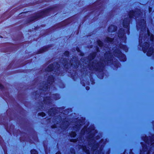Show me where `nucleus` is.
I'll list each match as a JSON object with an SVG mask.
<instances>
[{
	"label": "nucleus",
	"instance_id": "4be33fe9",
	"mask_svg": "<svg viewBox=\"0 0 154 154\" xmlns=\"http://www.w3.org/2000/svg\"><path fill=\"white\" fill-rule=\"evenodd\" d=\"M69 53L67 51H66L64 53V55L66 56H68L69 55Z\"/></svg>",
	"mask_w": 154,
	"mask_h": 154
},
{
	"label": "nucleus",
	"instance_id": "f03ea898",
	"mask_svg": "<svg viewBox=\"0 0 154 154\" xmlns=\"http://www.w3.org/2000/svg\"><path fill=\"white\" fill-rule=\"evenodd\" d=\"M106 48V50L107 51L104 54V60H101V61L99 63L96 61H94L91 64V61L94 58L96 53L93 52L90 54L88 58L89 61L88 65L89 69L101 72L103 71L105 65H108L111 63L114 64L116 68L118 67L119 63L116 59L115 58L113 57V55L121 61H125L126 60L125 55L122 54L119 49H115L112 51L113 54H112V52L110 51V49L109 48Z\"/></svg>",
	"mask_w": 154,
	"mask_h": 154
},
{
	"label": "nucleus",
	"instance_id": "2eb2a0df",
	"mask_svg": "<svg viewBox=\"0 0 154 154\" xmlns=\"http://www.w3.org/2000/svg\"><path fill=\"white\" fill-rule=\"evenodd\" d=\"M97 42L98 45L100 47H103V43L100 41V40H98L97 41Z\"/></svg>",
	"mask_w": 154,
	"mask_h": 154
},
{
	"label": "nucleus",
	"instance_id": "6ab92c4d",
	"mask_svg": "<svg viewBox=\"0 0 154 154\" xmlns=\"http://www.w3.org/2000/svg\"><path fill=\"white\" fill-rule=\"evenodd\" d=\"M150 39V41L151 42H153V40L154 39V37L153 36V35L152 34H151L150 36L149 37Z\"/></svg>",
	"mask_w": 154,
	"mask_h": 154
},
{
	"label": "nucleus",
	"instance_id": "5701e85b",
	"mask_svg": "<svg viewBox=\"0 0 154 154\" xmlns=\"http://www.w3.org/2000/svg\"><path fill=\"white\" fill-rule=\"evenodd\" d=\"M70 141L72 142H76L77 141V140L76 139H72L70 140Z\"/></svg>",
	"mask_w": 154,
	"mask_h": 154
},
{
	"label": "nucleus",
	"instance_id": "aec40b11",
	"mask_svg": "<svg viewBox=\"0 0 154 154\" xmlns=\"http://www.w3.org/2000/svg\"><path fill=\"white\" fill-rule=\"evenodd\" d=\"M31 154H38V152L35 150L33 149L31 150Z\"/></svg>",
	"mask_w": 154,
	"mask_h": 154
},
{
	"label": "nucleus",
	"instance_id": "393cba45",
	"mask_svg": "<svg viewBox=\"0 0 154 154\" xmlns=\"http://www.w3.org/2000/svg\"><path fill=\"white\" fill-rule=\"evenodd\" d=\"M69 19H68L67 20H66L64 21L62 23H66V22H67L68 21H69Z\"/></svg>",
	"mask_w": 154,
	"mask_h": 154
},
{
	"label": "nucleus",
	"instance_id": "2f4dec72",
	"mask_svg": "<svg viewBox=\"0 0 154 154\" xmlns=\"http://www.w3.org/2000/svg\"><path fill=\"white\" fill-rule=\"evenodd\" d=\"M58 118H59V119H60L61 118V116H59L58 117Z\"/></svg>",
	"mask_w": 154,
	"mask_h": 154
},
{
	"label": "nucleus",
	"instance_id": "c756f323",
	"mask_svg": "<svg viewBox=\"0 0 154 154\" xmlns=\"http://www.w3.org/2000/svg\"><path fill=\"white\" fill-rule=\"evenodd\" d=\"M99 48H97V52H99Z\"/></svg>",
	"mask_w": 154,
	"mask_h": 154
},
{
	"label": "nucleus",
	"instance_id": "e433bc0d",
	"mask_svg": "<svg viewBox=\"0 0 154 154\" xmlns=\"http://www.w3.org/2000/svg\"><path fill=\"white\" fill-rule=\"evenodd\" d=\"M144 16H145V14H144Z\"/></svg>",
	"mask_w": 154,
	"mask_h": 154
},
{
	"label": "nucleus",
	"instance_id": "4c0bfd02",
	"mask_svg": "<svg viewBox=\"0 0 154 154\" xmlns=\"http://www.w3.org/2000/svg\"><path fill=\"white\" fill-rule=\"evenodd\" d=\"M81 55H82V56H83V55H82V54H81Z\"/></svg>",
	"mask_w": 154,
	"mask_h": 154
},
{
	"label": "nucleus",
	"instance_id": "cd10ccee",
	"mask_svg": "<svg viewBox=\"0 0 154 154\" xmlns=\"http://www.w3.org/2000/svg\"><path fill=\"white\" fill-rule=\"evenodd\" d=\"M86 89L87 90H88L89 89V87L88 86H87L86 87Z\"/></svg>",
	"mask_w": 154,
	"mask_h": 154
},
{
	"label": "nucleus",
	"instance_id": "bb28decb",
	"mask_svg": "<svg viewBox=\"0 0 154 154\" xmlns=\"http://www.w3.org/2000/svg\"><path fill=\"white\" fill-rule=\"evenodd\" d=\"M76 50H77V51L78 52H80V50L79 49V48H76Z\"/></svg>",
	"mask_w": 154,
	"mask_h": 154
},
{
	"label": "nucleus",
	"instance_id": "7c9ffc66",
	"mask_svg": "<svg viewBox=\"0 0 154 154\" xmlns=\"http://www.w3.org/2000/svg\"><path fill=\"white\" fill-rule=\"evenodd\" d=\"M56 154H61V153L60 152H58L57 153H56Z\"/></svg>",
	"mask_w": 154,
	"mask_h": 154
},
{
	"label": "nucleus",
	"instance_id": "6e6552de",
	"mask_svg": "<svg viewBox=\"0 0 154 154\" xmlns=\"http://www.w3.org/2000/svg\"><path fill=\"white\" fill-rule=\"evenodd\" d=\"M54 81V76L52 75L49 76L47 80V84H45L43 86L42 88L41 89L43 91H46L48 88H50V86Z\"/></svg>",
	"mask_w": 154,
	"mask_h": 154
},
{
	"label": "nucleus",
	"instance_id": "f257e3e1",
	"mask_svg": "<svg viewBox=\"0 0 154 154\" xmlns=\"http://www.w3.org/2000/svg\"><path fill=\"white\" fill-rule=\"evenodd\" d=\"M143 13L139 10H137L135 12L132 11L129 13V17L125 18L123 20V25L124 27L126 28L128 30L130 21L131 19L135 17L137 21V28L138 30H140L141 32L139 35V43L140 45L144 42L142 47V50L144 53L147 52L146 54L148 56L154 54V50L153 48L150 47L148 49L149 45V38L150 33L149 30L147 29V31L146 28L145 20L143 18L142 16Z\"/></svg>",
	"mask_w": 154,
	"mask_h": 154
},
{
	"label": "nucleus",
	"instance_id": "a878e982",
	"mask_svg": "<svg viewBox=\"0 0 154 154\" xmlns=\"http://www.w3.org/2000/svg\"><path fill=\"white\" fill-rule=\"evenodd\" d=\"M3 86L1 84H0V89H2L3 88Z\"/></svg>",
	"mask_w": 154,
	"mask_h": 154
},
{
	"label": "nucleus",
	"instance_id": "a211bd4d",
	"mask_svg": "<svg viewBox=\"0 0 154 154\" xmlns=\"http://www.w3.org/2000/svg\"><path fill=\"white\" fill-rule=\"evenodd\" d=\"M47 50L46 47H44L40 50L39 53H43Z\"/></svg>",
	"mask_w": 154,
	"mask_h": 154
},
{
	"label": "nucleus",
	"instance_id": "7ed1b4c3",
	"mask_svg": "<svg viewBox=\"0 0 154 154\" xmlns=\"http://www.w3.org/2000/svg\"><path fill=\"white\" fill-rule=\"evenodd\" d=\"M96 130L94 129L93 126L88 129L85 127L81 131V134L82 135L85 133L89 134L87 139L88 145H86V141H85L84 145H82V146H80V148L82 149L86 154H90L89 150L90 149L91 154H101L102 152L104 144L103 145L101 144L103 143V140L102 139L101 142L99 143H96V140L100 138V136L97 135L94 138V136L96 135Z\"/></svg>",
	"mask_w": 154,
	"mask_h": 154
},
{
	"label": "nucleus",
	"instance_id": "b1692460",
	"mask_svg": "<svg viewBox=\"0 0 154 154\" xmlns=\"http://www.w3.org/2000/svg\"><path fill=\"white\" fill-rule=\"evenodd\" d=\"M71 154H75V152L74 150L72 149V150Z\"/></svg>",
	"mask_w": 154,
	"mask_h": 154
},
{
	"label": "nucleus",
	"instance_id": "dca6fc26",
	"mask_svg": "<svg viewBox=\"0 0 154 154\" xmlns=\"http://www.w3.org/2000/svg\"><path fill=\"white\" fill-rule=\"evenodd\" d=\"M53 96L52 97H54V99L55 100H57L59 98V95L58 94H56L54 95H53Z\"/></svg>",
	"mask_w": 154,
	"mask_h": 154
},
{
	"label": "nucleus",
	"instance_id": "423d86ee",
	"mask_svg": "<svg viewBox=\"0 0 154 154\" xmlns=\"http://www.w3.org/2000/svg\"><path fill=\"white\" fill-rule=\"evenodd\" d=\"M62 62V64L64 68H67L73 65L78 66L79 65V62L76 57H73L69 62L66 59H63Z\"/></svg>",
	"mask_w": 154,
	"mask_h": 154
},
{
	"label": "nucleus",
	"instance_id": "72a5a7b5",
	"mask_svg": "<svg viewBox=\"0 0 154 154\" xmlns=\"http://www.w3.org/2000/svg\"><path fill=\"white\" fill-rule=\"evenodd\" d=\"M82 61V59L80 61V62H81V61Z\"/></svg>",
	"mask_w": 154,
	"mask_h": 154
},
{
	"label": "nucleus",
	"instance_id": "f704fd0d",
	"mask_svg": "<svg viewBox=\"0 0 154 154\" xmlns=\"http://www.w3.org/2000/svg\"><path fill=\"white\" fill-rule=\"evenodd\" d=\"M67 24V23H66V24H64V25H66V24Z\"/></svg>",
	"mask_w": 154,
	"mask_h": 154
},
{
	"label": "nucleus",
	"instance_id": "c85d7f7f",
	"mask_svg": "<svg viewBox=\"0 0 154 154\" xmlns=\"http://www.w3.org/2000/svg\"><path fill=\"white\" fill-rule=\"evenodd\" d=\"M152 11V9L151 8H149V12H150Z\"/></svg>",
	"mask_w": 154,
	"mask_h": 154
},
{
	"label": "nucleus",
	"instance_id": "ddd939ff",
	"mask_svg": "<svg viewBox=\"0 0 154 154\" xmlns=\"http://www.w3.org/2000/svg\"><path fill=\"white\" fill-rule=\"evenodd\" d=\"M116 27L114 25H111L108 28V31L109 32H114L116 30Z\"/></svg>",
	"mask_w": 154,
	"mask_h": 154
},
{
	"label": "nucleus",
	"instance_id": "4468645a",
	"mask_svg": "<svg viewBox=\"0 0 154 154\" xmlns=\"http://www.w3.org/2000/svg\"><path fill=\"white\" fill-rule=\"evenodd\" d=\"M69 124V122H66V123H64V124H65V126H64L63 127L61 126L62 128L63 129H66L69 126L68 124Z\"/></svg>",
	"mask_w": 154,
	"mask_h": 154
},
{
	"label": "nucleus",
	"instance_id": "9d476101",
	"mask_svg": "<svg viewBox=\"0 0 154 154\" xmlns=\"http://www.w3.org/2000/svg\"><path fill=\"white\" fill-rule=\"evenodd\" d=\"M48 11V10H46L42 11L41 12L38 14L36 15L33 17V19L32 21L36 19H37L41 17H42L44 15L46 14L47 12Z\"/></svg>",
	"mask_w": 154,
	"mask_h": 154
},
{
	"label": "nucleus",
	"instance_id": "9b49d317",
	"mask_svg": "<svg viewBox=\"0 0 154 154\" xmlns=\"http://www.w3.org/2000/svg\"><path fill=\"white\" fill-rule=\"evenodd\" d=\"M44 97V103L45 104H48L49 105L51 102V100L50 97H47L46 96V95H45V96Z\"/></svg>",
	"mask_w": 154,
	"mask_h": 154
},
{
	"label": "nucleus",
	"instance_id": "20e7f679",
	"mask_svg": "<svg viewBox=\"0 0 154 154\" xmlns=\"http://www.w3.org/2000/svg\"><path fill=\"white\" fill-rule=\"evenodd\" d=\"M118 34V39L121 41V42H119V41H118L119 40L117 39L118 38H116V37H115L113 39L107 37L105 39V42L108 43H109V42L110 43V44H111V46H112V45H113L112 50H110V51L112 52V51H114L115 49L117 50V49H118L119 48L121 49L125 50L126 52H127L128 51V49L126 46L125 45H122L121 43V42L125 43L126 39V37L125 35V33L123 29H120L119 30ZM110 46V45H109V46L108 45L107 47L104 46L103 48L106 52L107 51V50H106L107 49V48H109L111 49V47Z\"/></svg>",
	"mask_w": 154,
	"mask_h": 154
},
{
	"label": "nucleus",
	"instance_id": "f8f14e48",
	"mask_svg": "<svg viewBox=\"0 0 154 154\" xmlns=\"http://www.w3.org/2000/svg\"><path fill=\"white\" fill-rule=\"evenodd\" d=\"M56 109L55 108L50 109L48 112V114L50 116H54L56 115Z\"/></svg>",
	"mask_w": 154,
	"mask_h": 154
},
{
	"label": "nucleus",
	"instance_id": "c9c22d12",
	"mask_svg": "<svg viewBox=\"0 0 154 154\" xmlns=\"http://www.w3.org/2000/svg\"><path fill=\"white\" fill-rule=\"evenodd\" d=\"M84 63H83V66H85V65H84Z\"/></svg>",
	"mask_w": 154,
	"mask_h": 154
},
{
	"label": "nucleus",
	"instance_id": "0eeeda50",
	"mask_svg": "<svg viewBox=\"0 0 154 154\" xmlns=\"http://www.w3.org/2000/svg\"><path fill=\"white\" fill-rule=\"evenodd\" d=\"M60 64L58 63H54L53 64H50L46 69V71L48 72L54 71V74L56 75H58V72L59 71L60 68Z\"/></svg>",
	"mask_w": 154,
	"mask_h": 154
},
{
	"label": "nucleus",
	"instance_id": "f3484780",
	"mask_svg": "<svg viewBox=\"0 0 154 154\" xmlns=\"http://www.w3.org/2000/svg\"><path fill=\"white\" fill-rule=\"evenodd\" d=\"M70 137H74L76 135V134L74 131H72L71 133L70 134Z\"/></svg>",
	"mask_w": 154,
	"mask_h": 154
},
{
	"label": "nucleus",
	"instance_id": "473e14b6",
	"mask_svg": "<svg viewBox=\"0 0 154 154\" xmlns=\"http://www.w3.org/2000/svg\"><path fill=\"white\" fill-rule=\"evenodd\" d=\"M55 127H54V126H52V128H55Z\"/></svg>",
	"mask_w": 154,
	"mask_h": 154
},
{
	"label": "nucleus",
	"instance_id": "39448f33",
	"mask_svg": "<svg viewBox=\"0 0 154 154\" xmlns=\"http://www.w3.org/2000/svg\"><path fill=\"white\" fill-rule=\"evenodd\" d=\"M153 138V137H152V138L151 139H149L147 137H145L143 138V140L144 141L146 145L142 144V146L143 147V151H141L140 154H142L143 151L144 152V154H149L150 151L148 150L147 146H149L150 145V148L151 150L154 149V140L152 139Z\"/></svg>",
	"mask_w": 154,
	"mask_h": 154
},
{
	"label": "nucleus",
	"instance_id": "1a4fd4ad",
	"mask_svg": "<svg viewBox=\"0 0 154 154\" xmlns=\"http://www.w3.org/2000/svg\"><path fill=\"white\" fill-rule=\"evenodd\" d=\"M84 121L83 120H78L75 123L74 126L73 127V129H76L77 131L80 129L82 126L84 124Z\"/></svg>",
	"mask_w": 154,
	"mask_h": 154
},
{
	"label": "nucleus",
	"instance_id": "412c9836",
	"mask_svg": "<svg viewBox=\"0 0 154 154\" xmlns=\"http://www.w3.org/2000/svg\"><path fill=\"white\" fill-rule=\"evenodd\" d=\"M39 116H42V117L45 116V113L43 112H41L38 113Z\"/></svg>",
	"mask_w": 154,
	"mask_h": 154
}]
</instances>
